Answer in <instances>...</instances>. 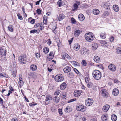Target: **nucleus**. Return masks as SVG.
Instances as JSON below:
<instances>
[{
    "label": "nucleus",
    "instance_id": "1",
    "mask_svg": "<svg viewBox=\"0 0 121 121\" xmlns=\"http://www.w3.org/2000/svg\"><path fill=\"white\" fill-rule=\"evenodd\" d=\"M92 74L94 78L96 80H99L101 77V72L99 70H94L92 73Z\"/></svg>",
    "mask_w": 121,
    "mask_h": 121
},
{
    "label": "nucleus",
    "instance_id": "2",
    "mask_svg": "<svg viewBox=\"0 0 121 121\" xmlns=\"http://www.w3.org/2000/svg\"><path fill=\"white\" fill-rule=\"evenodd\" d=\"M85 39L88 41L91 42L94 39V37L93 34L89 32L86 34L85 35Z\"/></svg>",
    "mask_w": 121,
    "mask_h": 121
},
{
    "label": "nucleus",
    "instance_id": "3",
    "mask_svg": "<svg viewBox=\"0 0 121 121\" xmlns=\"http://www.w3.org/2000/svg\"><path fill=\"white\" fill-rule=\"evenodd\" d=\"M63 76V75L60 74H59L55 76V79L57 82H61L63 81L64 79Z\"/></svg>",
    "mask_w": 121,
    "mask_h": 121
},
{
    "label": "nucleus",
    "instance_id": "4",
    "mask_svg": "<svg viewBox=\"0 0 121 121\" xmlns=\"http://www.w3.org/2000/svg\"><path fill=\"white\" fill-rule=\"evenodd\" d=\"M27 59V57L26 55H23L19 56L18 59L19 61L22 64H24L26 63Z\"/></svg>",
    "mask_w": 121,
    "mask_h": 121
},
{
    "label": "nucleus",
    "instance_id": "5",
    "mask_svg": "<svg viewBox=\"0 0 121 121\" xmlns=\"http://www.w3.org/2000/svg\"><path fill=\"white\" fill-rule=\"evenodd\" d=\"M93 100L92 99L90 98L86 99L85 100V104L87 106H90L93 103Z\"/></svg>",
    "mask_w": 121,
    "mask_h": 121
},
{
    "label": "nucleus",
    "instance_id": "6",
    "mask_svg": "<svg viewBox=\"0 0 121 121\" xmlns=\"http://www.w3.org/2000/svg\"><path fill=\"white\" fill-rule=\"evenodd\" d=\"M85 107L82 104H78L76 107V109L79 111H84L86 109Z\"/></svg>",
    "mask_w": 121,
    "mask_h": 121
},
{
    "label": "nucleus",
    "instance_id": "7",
    "mask_svg": "<svg viewBox=\"0 0 121 121\" xmlns=\"http://www.w3.org/2000/svg\"><path fill=\"white\" fill-rule=\"evenodd\" d=\"M52 99V97L50 95H47L46 96V99L45 100V104L47 105L49 104L51 100Z\"/></svg>",
    "mask_w": 121,
    "mask_h": 121
},
{
    "label": "nucleus",
    "instance_id": "8",
    "mask_svg": "<svg viewBox=\"0 0 121 121\" xmlns=\"http://www.w3.org/2000/svg\"><path fill=\"white\" fill-rule=\"evenodd\" d=\"M109 69L112 72L115 71L116 69V67L115 65L113 64L109 65L108 66Z\"/></svg>",
    "mask_w": 121,
    "mask_h": 121
},
{
    "label": "nucleus",
    "instance_id": "9",
    "mask_svg": "<svg viewBox=\"0 0 121 121\" xmlns=\"http://www.w3.org/2000/svg\"><path fill=\"white\" fill-rule=\"evenodd\" d=\"M102 96L106 98L108 97V93L106 90L104 89L100 91Z\"/></svg>",
    "mask_w": 121,
    "mask_h": 121
},
{
    "label": "nucleus",
    "instance_id": "10",
    "mask_svg": "<svg viewBox=\"0 0 121 121\" xmlns=\"http://www.w3.org/2000/svg\"><path fill=\"white\" fill-rule=\"evenodd\" d=\"M88 50L87 49L85 48H83L80 50V52L81 54L82 55H83L88 53Z\"/></svg>",
    "mask_w": 121,
    "mask_h": 121
},
{
    "label": "nucleus",
    "instance_id": "11",
    "mask_svg": "<svg viewBox=\"0 0 121 121\" xmlns=\"http://www.w3.org/2000/svg\"><path fill=\"white\" fill-rule=\"evenodd\" d=\"M82 91H81L76 90L74 91L73 94L75 97H77L80 95Z\"/></svg>",
    "mask_w": 121,
    "mask_h": 121
},
{
    "label": "nucleus",
    "instance_id": "12",
    "mask_svg": "<svg viewBox=\"0 0 121 121\" xmlns=\"http://www.w3.org/2000/svg\"><path fill=\"white\" fill-rule=\"evenodd\" d=\"M73 49L76 51L78 50L80 48V46L79 44L78 43H76L73 45Z\"/></svg>",
    "mask_w": 121,
    "mask_h": 121
},
{
    "label": "nucleus",
    "instance_id": "13",
    "mask_svg": "<svg viewBox=\"0 0 121 121\" xmlns=\"http://www.w3.org/2000/svg\"><path fill=\"white\" fill-rule=\"evenodd\" d=\"M6 50L5 48L4 47L2 48L1 49H0V54L3 56H5L6 55Z\"/></svg>",
    "mask_w": 121,
    "mask_h": 121
},
{
    "label": "nucleus",
    "instance_id": "14",
    "mask_svg": "<svg viewBox=\"0 0 121 121\" xmlns=\"http://www.w3.org/2000/svg\"><path fill=\"white\" fill-rule=\"evenodd\" d=\"M99 43L101 44L102 46L104 47H108L107 42L103 40H101L99 41Z\"/></svg>",
    "mask_w": 121,
    "mask_h": 121
},
{
    "label": "nucleus",
    "instance_id": "15",
    "mask_svg": "<svg viewBox=\"0 0 121 121\" xmlns=\"http://www.w3.org/2000/svg\"><path fill=\"white\" fill-rule=\"evenodd\" d=\"M119 93V90L118 89L115 88L113 90L112 94L114 96H117L118 94Z\"/></svg>",
    "mask_w": 121,
    "mask_h": 121
},
{
    "label": "nucleus",
    "instance_id": "16",
    "mask_svg": "<svg viewBox=\"0 0 121 121\" xmlns=\"http://www.w3.org/2000/svg\"><path fill=\"white\" fill-rule=\"evenodd\" d=\"M110 107V106L108 104H106L103 106V111L105 112H107Z\"/></svg>",
    "mask_w": 121,
    "mask_h": 121
},
{
    "label": "nucleus",
    "instance_id": "17",
    "mask_svg": "<svg viewBox=\"0 0 121 121\" xmlns=\"http://www.w3.org/2000/svg\"><path fill=\"white\" fill-rule=\"evenodd\" d=\"M71 67L69 66L66 67L63 69L64 72L65 73H67L68 72H70L71 71Z\"/></svg>",
    "mask_w": 121,
    "mask_h": 121
},
{
    "label": "nucleus",
    "instance_id": "18",
    "mask_svg": "<svg viewBox=\"0 0 121 121\" xmlns=\"http://www.w3.org/2000/svg\"><path fill=\"white\" fill-rule=\"evenodd\" d=\"M60 89L62 90H63L66 87L67 85L65 82H64L60 85Z\"/></svg>",
    "mask_w": 121,
    "mask_h": 121
},
{
    "label": "nucleus",
    "instance_id": "19",
    "mask_svg": "<svg viewBox=\"0 0 121 121\" xmlns=\"http://www.w3.org/2000/svg\"><path fill=\"white\" fill-rule=\"evenodd\" d=\"M92 49L94 50H95L98 48V44L96 43H93L92 44Z\"/></svg>",
    "mask_w": 121,
    "mask_h": 121
},
{
    "label": "nucleus",
    "instance_id": "20",
    "mask_svg": "<svg viewBox=\"0 0 121 121\" xmlns=\"http://www.w3.org/2000/svg\"><path fill=\"white\" fill-rule=\"evenodd\" d=\"M94 60L96 62L99 63L100 61V58L99 57L96 55L94 57Z\"/></svg>",
    "mask_w": 121,
    "mask_h": 121
},
{
    "label": "nucleus",
    "instance_id": "21",
    "mask_svg": "<svg viewBox=\"0 0 121 121\" xmlns=\"http://www.w3.org/2000/svg\"><path fill=\"white\" fill-rule=\"evenodd\" d=\"M108 118V115L107 114L103 115L101 117L102 120L103 121H106Z\"/></svg>",
    "mask_w": 121,
    "mask_h": 121
},
{
    "label": "nucleus",
    "instance_id": "22",
    "mask_svg": "<svg viewBox=\"0 0 121 121\" xmlns=\"http://www.w3.org/2000/svg\"><path fill=\"white\" fill-rule=\"evenodd\" d=\"M30 69L32 71L36 70L37 68V66L36 65H32L30 66Z\"/></svg>",
    "mask_w": 121,
    "mask_h": 121
},
{
    "label": "nucleus",
    "instance_id": "23",
    "mask_svg": "<svg viewBox=\"0 0 121 121\" xmlns=\"http://www.w3.org/2000/svg\"><path fill=\"white\" fill-rule=\"evenodd\" d=\"M78 19L80 21H82L84 20L85 17L83 14H80L78 15Z\"/></svg>",
    "mask_w": 121,
    "mask_h": 121
},
{
    "label": "nucleus",
    "instance_id": "24",
    "mask_svg": "<svg viewBox=\"0 0 121 121\" xmlns=\"http://www.w3.org/2000/svg\"><path fill=\"white\" fill-rule=\"evenodd\" d=\"M113 9L115 12H117L119 10V8L118 6L117 5H115L113 6Z\"/></svg>",
    "mask_w": 121,
    "mask_h": 121
},
{
    "label": "nucleus",
    "instance_id": "25",
    "mask_svg": "<svg viewBox=\"0 0 121 121\" xmlns=\"http://www.w3.org/2000/svg\"><path fill=\"white\" fill-rule=\"evenodd\" d=\"M72 109L70 107L68 106L65 109V111L66 113H69L72 111Z\"/></svg>",
    "mask_w": 121,
    "mask_h": 121
},
{
    "label": "nucleus",
    "instance_id": "26",
    "mask_svg": "<svg viewBox=\"0 0 121 121\" xmlns=\"http://www.w3.org/2000/svg\"><path fill=\"white\" fill-rule=\"evenodd\" d=\"M93 14L95 15L98 14L99 13V10L97 9H95L93 11Z\"/></svg>",
    "mask_w": 121,
    "mask_h": 121
},
{
    "label": "nucleus",
    "instance_id": "27",
    "mask_svg": "<svg viewBox=\"0 0 121 121\" xmlns=\"http://www.w3.org/2000/svg\"><path fill=\"white\" fill-rule=\"evenodd\" d=\"M81 31L79 30H76L74 32V35L75 36H78L79 35Z\"/></svg>",
    "mask_w": 121,
    "mask_h": 121
},
{
    "label": "nucleus",
    "instance_id": "28",
    "mask_svg": "<svg viewBox=\"0 0 121 121\" xmlns=\"http://www.w3.org/2000/svg\"><path fill=\"white\" fill-rule=\"evenodd\" d=\"M65 18V15L63 14H60L58 17V20L59 21H61L63 19Z\"/></svg>",
    "mask_w": 121,
    "mask_h": 121
},
{
    "label": "nucleus",
    "instance_id": "29",
    "mask_svg": "<svg viewBox=\"0 0 121 121\" xmlns=\"http://www.w3.org/2000/svg\"><path fill=\"white\" fill-rule=\"evenodd\" d=\"M17 70L16 69H13L12 71V74L13 76L15 77L16 75Z\"/></svg>",
    "mask_w": 121,
    "mask_h": 121
},
{
    "label": "nucleus",
    "instance_id": "30",
    "mask_svg": "<svg viewBox=\"0 0 121 121\" xmlns=\"http://www.w3.org/2000/svg\"><path fill=\"white\" fill-rule=\"evenodd\" d=\"M111 119L113 121H116L117 119V116L114 114L112 115L111 116Z\"/></svg>",
    "mask_w": 121,
    "mask_h": 121
},
{
    "label": "nucleus",
    "instance_id": "31",
    "mask_svg": "<svg viewBox=\"0 0 121 121\" xmlns=\"http://www.w3.org/2000/svg\"><path fill=\"white\" fill-rule=\"evenodd\" d=\"M59 98L57 96H55L53 98L54 101L56 103H58L59 101Z\"/></svg>",
    "mask_w": 121,
    "mask_h": 121
},
{
    "label": "nucleus",
    "instance_id": "32",
    "mask_svg": "<svg viewBox=\"0 0 121 121\" xmlns=\"http://www.w3.org/2000/svg\"><path fill=\"white\" fill-rule=\"evenodd\" d=\"M53 54V52L52 51H51L49 53V56L48 57V59H52L54 57V55Z\"/></svg>",
    "mask_w": 121,
    "mask_h": 121
},
{
    "label": "nucleus",
    "instance_id": "33",
    "mask_svg": "<svg viewBox=\"0 0 121 121\" xmlns=\"http://www.w3.org/2000/svg\"><path fill=\"white\" fill-rule=\"evenodd\" d=\"M87 86L89 88H92L94 86L93 84L91 82H89L87 83Z\"/></svg>",
    "mask_w": 121,
    "mask_h": 121
},
{
    "label": "nucleus",
    "instance_id": "34",
    "mask_svg": "<svg viewBox=\"0 0 121 121\" xmlns=\"http://www.w3.org/2000/svg\"><path fill=\"white\" fill-rule=\"evenodd\" d=\"M78 7V6L77 4H74L73 5V11H74L76 10L77 9Z\"/></svg>",
    "mask_w": 121,
    "mask_h": 121
},
{
    "label": "nucleus",
    "instance_id": "35",
    "mask_svg": "<svg viewBox=\"0 0 121 121\" xmlns=\"http://www.w3.org/2000/svg\"><path fill=\"white\" fill-rule=\"evenodd\" d=\"M9 30L11 32H12L13 30V26L12 25H10L8 26Z\"/></svg>",
    "mask_w": 121,
    "mask_h": 121
},
{
    "label": "nucleus",
    "instance_id": "36",
    "mask_svg": "<svg viewBox=\"0 0 121 121\" xmlns=\"http://www.w3.org/2000/svg\"><path fill=\"white\" fill-rule=\"evenodd\" d=\"M43 52L45 53H47L49 51V49L47 47L43 49Z\"/></svg>",
    "mask_w": 121,
    "mask_h": 121
},
{
    "label": "nucleus",
    "instance_id": "37",
    "mask_svg": "<svg viewBox=\"0 0 121 121\" xmlns=\"http://www.w3.org/2000/svg\"><path fill=\"white\" fill-rule=\"evenodd\" d=\"M116 51L117 53L120 54L121 53V48L118 47L116 50Z\"/></svg>",
    "mask_w": 121,
    "mask_h": 121
},
{
    "label": "nucleus",
    "instance_id": "38",
    "mask_svg": "<svg viewBox=\"0 0 121 121\" xmlns=\"http://www.w3.org/2000/svg\"><path fill=\"white\" fill-rule=\"evenodd\" d=\"M105 35L104 33H102L100 35V37L103 39H104L106 38Z\"/></svg>",
    "mask_w": 121,
    "mask_h": 121
},
{
    "label": "nucleus",
    "instance_id": "39",
    "mask_svg": "<svg viewBox=\"0 0 121 121\" xmlns=\"http://www.w3.org/2000/svg\"><path fill=\"white\" fill-rule=\"evenodd\" d=\"M72 63L74 66H79V64L77 62H76L75 61H73L72 62Z\"/></svg>",
    "mask_w": 121,
    "mask_h": 121
},
{
    "label": "nucleus",
    "instance_id": "40",
    "mask_svg": "<svg viewBox=\"0 0 121 121\" xmlns=\"http://www.w3.org/2000/svg\"><path fill=\"white\" fill-rule=\"evenodd\" d=\"M3 77H7L5 73H0V77L2 78Z\"/></svg>",
    "mask_w": 121,
    "mask_h": 121
},
{
    "label": "nucleus",
    "instance_id": "41",
    "mask_svg": "<svg viewBox=\"0 0 121 121\" xmlns=\"http://www.w3.org/2000/svg\"><path fill=\"white\" fill-rule=\"evenodd\" d=\"M62 1L61 0L58 1L57 3V4L59 7H60L62 5Z\"/></svg>",
    "mask_w": 121,
    "mask_h": 121
},
{
    "label": "nucleus",
    "instance_id": "42",
    "mask_svg": "<svg viewBox=\"0 0 121 121\" xmlns=\"http://www.w3.org/2000/svg\"><path fill=\"white\" fill-rule=\"evenodd\" d=\"M66 94L65 93H64L62 94L61 95V96L62 99H65L66 97Z\"/></svg>",
    "mask_w": 121,
    "mask_h": 121
},
{
    "label": "nucleus",
    "instance_id": "43",
    "mask_svg": "<svg viewBox=\"0 0 121 121\" xmlns=\"http://www.w3.org/2000/svg\"><path fill=\"white\" fill-rule=\"evenodd\" d=\"M17 16H18V19L21 20H22L23 18L20 15V14L19 13H18L17 14Z\"/></svg>",
    "mask_w": 121,
    "mask_h": 121
},
{
    "label": "nucleus",
    "instance_id": "44",
    "mask_svg": "<svg viewBox=\"0 0 121 121\" xmlns=\"http://www.w3.org/2000/svg\"><path fill=\"white\" fill-rule=\"evenodd\" d=\"M65 56L68 59H71V57L67 54L65 53Z\"/></svg>",
    "mask_w": 121,
    "mask_h": 121
},
{
    "label": "nucleus",
    "instance_id": "45",
    "mask_svg": "<svg viewBox=\"0 0 121 121\" xmlns=\"http://www.w3.org/2000/svg\"><path fill=\"white\" fill-rule=\"evenodd\" d=\"M60 91L58 90H57L54 93V94L55 95H58L60 92Z\"/></svg>",
    "mask_w": 121,
    "mask_h": 121
},
{
    "label": "nucleus",
    "instance_id": "46",
    "mask_svg": "<svg viewBox=\"0 0 121 121\" xmlns=\"http://www.w3.org/2000/svg\"><path fill=\"white\" fill-rule=\"evenodd\" d=\"M71 21L72 23L75 24L76 23L75 20L73 18H71Z\"/></svg>",
    "mask_w": 121,
    "mask_h": 121
},
{
    "label": "nucleus",
    "instance_id": "47",
    "mask_svg": "<svg viewBox=\"0 0 121 121\" xmlns=\"http://www.w3.org/2000/svg\"><path fill=\"white\" fill-rule=\"evenodd\" d=\"M82 64L84 66H85L87 64L85 61L84 60H83L82 62Z\"/></svg>",
    "mask_w": 121,
    "mask_h": 121
},
{
    "label": "nucleus",
    "instance_id": "48",
    "mask_svg": "<svg viewBox=\"0 0 121 121\" xmlns=\"http://www.w3.org/2000/svg\"><path fill=\"white\" fill-rule=\"evenodd\" d=\"M37 32V30L35 29L33 30H31L30 31V33H35Z\"/></svg>",
    "mask_w": 121,
    "mask_h": 121
},
{
    "label": "nucleus",
    "instance_id": "49",
    "mask_svg": "<svg viewBox=\"0 0 121 121\" xmlns=\"http://www.w3.org/2000/svg\"><path fill=\"white\" fill-rule=\"evenodd\" d=\"M41 11L40 9H38L36 10V12L39 15L41 13Z\"/></svg>",
    "mask_w": 121,
    "mask_h": 121
},
{
    "label": "nucleus",
    "instance_id": "50",
    "mask_svg": "<svg viewBox=\"0 0 121 121\" xmlns=\"http://www.w3.org/2000/svg\"><path fill=\"white\" fill-rule=\"evenodd\" d=\"M85 81L86 83H88L89 82V78L87 77H86L85 78Z\"/></svg>",
    "mask_w": 121,
    "mask_h": 121
},
{
    "label": "nucleus",
    "instance_id": "51",
    "mask_svg": "<svg viewBox=\"0 0 121 121\" xmlns=\"http://www.w3.org/2000/svg\"><path fill=\"white\" fill-rule=\"evenodd\" d=\"M108 6H110L109 4L106 3L104 4V8L108 7Z\"/></svg>",
    "mask_w": 121,
    "mask_h": 121
},
{
    "label": "nucleus",
    "instance_id": "52",
    "mask_svg": "<svg viewBox=\"0 0 121 121\" xmlns=\"http://www.w3.org/2000/svg\"><path fill=\"white\" fill-rule=\"evenodd\" d=\"M37 104L36 103H35L34 102L33 103H30L29 104V105L30 106H33L36 105Z\"/></svg>",
    "mask_w": 121,
    "mask_h": 121
},
{
    "label": "nucleus",
    "instance_id": "53",
    "mask_svg": "<svg viewBox=\"0 0 121 121\" xmlns=\"http://www.w3.org/2000/svg\"><path fill=\"white\" fill-rule=\"evenodd\" d=\"M35 56L37 58H39L40 56V55L39 53H35Z\"/></svg>",
    "mask_w": 121,
    "mask_h": 121
},
{
    "label": "nucleus",
    "instance_id": "54",
    "mask_svg": "<svg viewBox=\"0 0 121 121\" xmlns=\"http://www.w3.org/2000/svg\"><path fill=\"white\" fill-rule=\"evenodd\" d=\"M19 84V85L21 86L23 85V81H19L18 82Z\"/></svg>",
    "mask_w": 121,
    "mask_h": 121
},
{
    "label": "nucleus",
    "instance_id": "55",
    "mask_svg": "<svg viewBox=\"0 0 121 121\" xmlns=\"http://www.w3.org/2000/svg\"><path fill=\"white\" fill-rule=\"evenodd\" d=\"M76 100V99L74 98L73 99H70L69 101L68 102V103H70L72 102L73 101H75Z\"/></svg>",
    "mask_w": 121,
    "mask_h": 121
},
{
    "label": "nucleus",
    "instance_id": "56",
    "mask_svg": "<svg viewBox=\"0 0 121 121\" xmlns=\"http://www.w3.org/2000/svg\"><path fill=\"white\" fill-rule=\"evenodd\" d=\"M73 70L77 74H78L79 73V72L78 70L76 68H74L73 69Z\"/></svg>",
    "mask_w": 121,
    "mask_h": 121
},
{
    "label": "nucleus",
    "instance_id": "57",
    "mask_svg": "<svg viewBox=\"0 0 121 121\" xmlns=\"http://www.w3.org/2000/svg\"><path fill=\"white\" fill-rule=\"evenodd\" d=\"M110 42H112L114 40V38L113 36H112L109 39Z\"/></svg>",
    "mask_w": 121,
    "mask_h": 121
},
{
    "label": "nucleus",
    "instance_id": "58",
    "mask_svg": "<svg viewBox=\"0 0 121 121\" xmlns=\"http://www.w3.org/2000/svg\"><path fill=\"white\" fill-rule=\"evenodd\" d=\"M73 39V38H72L70 40H68L69 43L70 45L71 44L72 42Z\"/></svg>",
    "mask_w": 121,
    "mask_h": 121
},
{
    "label": "nucleus",
    "instance_id": "59",
    "mask_svg": "<svg viewBox=\"0 0 121 121\" xmlns=\"http://www.w3.org/2000/svg\"><path fill=\"white\" fill-rule=\"evenodd\" d=\"M59 113L60 114L62 115L63 114L62 110L61 109H59L58 111Z\"/></svg>",
    "mask_w": 121,
    "mask_h": 121
},
{
    "label": "nucleus",
    "instance_id": "60",
    "mask_svg": "<svg viewBox=\"0 0 121 121\" xmlns=\"http://www.w3.org/2000/svg\"><path fill=\"white\" fill-rule=\"evenodd\" d=\"M12 121H18V120L16 118H14L12 119Z\"/></svg>",
    "mask_w": 121,
    "mask_h": 121
},
{
    "label": "nucleus",
    "instance_id": "61",
    "mask_svg": "<svg viewBox=\"0 0 121 121\" xmlns=\"http://www.w3.org/2000/svg\"><path fill=\"white\" fill-rule=\"evenodd\" d=\"M35 20L34 19L30 21V23L32 24H34L35 22Z\"/></svg>",
    "mask_w": 121,
    "mask_h": 121
},
{
    "label": "nucleus",
    "instance_id": "62",
    "mask_svg": "<svg viewBox=\"0 0 121 121\" xmlns=\"http://www.w3.org/2000/svg\"><path fill=\"white\" fill-rule=\"evenodd\" d=\"M3 99L0 97V103L1 104H3Z\"/></svg>",
    "mask_w": 121,
    "mask_h": 121
},
{
    "label": "nucleus",
    "instance_id": "63",
    "mask_svg": "<svg viewBox=\"0 0 121 121\" xmlns=\"http://www.w3.org/2000/svg\"><path fill=\"white\" fill-rule=\"evenodd\" d=\"M48 44L49 45H50L51 43V41L50 40V39H48Z\"/></svg>",
    "mask_w": 121,
    "mask_h": 121
},
{
    "label": "nucleus",
    "instance_id": "64",
    "mask_svg": "<svg viewBox=\"0 0 121 121\" xmlns=\"http://www.w3.org/2000/svg\"><path fill=\"white\" fill-rule=\"evenodd\" d=\"M9 88L11 91H14V89H13V88L12 86H10L9 87Z\"/></svg>",
    "mask_w": 121,
    "mask_h": 121
}]
</instances>
